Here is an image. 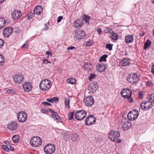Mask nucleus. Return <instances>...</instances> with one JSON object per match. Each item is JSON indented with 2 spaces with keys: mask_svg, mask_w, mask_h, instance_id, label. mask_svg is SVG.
<instances>
[{
  "mask_svg": "<svg viewBox=\"0 0 154 154\" xmlns=\"http://www.w3.org/2000/svg\"><path fill=\"white\" fill-rule=\"evenodd\" d=\"M120 132L115 131H111L109 134V138L112 141L117 140V143H119L121 142L120 139H118L120 136Z\"/></svg>",
  "mask_w": 154,
  "mask_h": 154,
  "instance_id": "nucleus-1",
  "label": "nucleus"
},
{
  "mask_svg": "<svg viewBox=\"0 0 154 154\" xmlns=\"http://www.w3.org/2000/svg\"><path fill=\"white\" fill-rule=\"evenodd\" d=\"M51 84V82L49 80L47 79L43 80L40 83V88L43 91L48 90L50 87Z\"/></svg>",
  "mask_w": 154,
  "mask_h": 154,
  "instance_id": "nucleus-2",
  "label": "nucleus"
},
{
  "mask_svg": "<svg viewBox=\"0 0 154 154\" xmlns=\"http://www.w3.org/2000/svg\"><path fill=\"white\" fill-rule=\"evenodd\" d=\"M121 93L122 96L124 98L130 99V100L129 101L130 103L132 102L133 99L131 98L132 91L131 90L128 88L123 89L121 91Z\"/></svg>",
  "mask_w": 154,
  "mask_h": 154,
  "instance_id": "nucleus-3",
  "label": "nucleus"
},
{
  "mask_svg": "<svg viewBox=\"0 0 154 154\" xmlns=\"http://www.w3.org/2000/svg\"><path fill=\"white\" fill-rule=\"evenodd\" d=\"M87 112L84 110H79L76 111L75 114V118L79 121L82 120L86 116Z\"/></svg>",
  "mask_w": 154,
  "mask_h": 154,
  "instance_id": "nucleus-4",
  "label": "nucleus"
},
{
  "mask_svg": "<svg viewBox=\"0 0 154 154\" xmlns=\"http://www.w3.org/2000/svg\"><path fill=\"white\" fill-rule=\"evenodd\" d=\"M127 80L128 82L134 84L139 81V76L137 73H130L128 76Z\"/></svg>",
  "mask_w": 154,
  "mask_h": 154,
  "instance_id": "nucleus-5",
  "label": "nucleus"
},
{
  "mask_svg": "<svg viewBox=\"0 0 154 154\" xmlns=\"http://www.w3.org/2000/svg\"><path fill=\"white\" fill-rule=\"evenodd\" d=\"M44 152L46 154H52L55 150V147L54 144H49L45 146L44 148Z\"/></svg>",
  "mask_w": 154,
  "mask_h": 154,
  "instance_id": "nucleus-6",
  "label": "nucleus"
},
{
  "mask_svg": "<svg viewBox=\"0 0 154 154\" xmlns=\"http://www.w3.org/2000/svg\"><path fill=\"white\" fill-rule=\"evenodd\" d=\"M30 143L31 145L34 147L38 146L41 144L42 140L38 137H33L31 138Z\"/></svg>",
  "mask_w": 154,
  "mask_h": 154,
  "instance_id": "nucleus-7",
  "label": "nucleus"
},
{
  "mask_svg": "<svg viewBox=\"0 0 154 154\" xmlns=\"http://www.w3.org/2000/svg\"><path fill=\"white\" fill-rule=\"evenodd\" d=\"M17 117L19 122H23L27 120V115L25 112L21 111L18 113Z\"/></svg>",
  "mask_w": 154,
  "mask_h": 154,
  "instance_id": "nucleus-8",
  "label": "nucleus"
},
{
  "mask_svg": "<svg viewBox=\"0 0 154 154\" xmlns=\"http://www.w3.org/2000/svg\"><path fill=\"white\" fill-rule=\"evenodd\" d=\"M96 121V119L95 117L92 115H90L86 118L85 124L86 125H90L94 124Z\"/></svg>",
  "mask_w": 154,
  "mask_h": 154,
  "instance_id": "nucleus-9",
  "label": "nucleus"
},
{
  "mask_svg": "<svg viewBox=\"0 0 154 154\" xmlns=\"http://www.w3.org/2000/svg\"><path fill=\"white\" fill-rule=\"evenodd\" d=\"M85 34L82 30H77L75 32L74 39L76 40H81L85 37Z\"/></svg>",
  "mask_w": 154,
  "mask_h": 154,
  "instance_id": "nucleus-10",
  "label": "nucleus"
},
{
  "mask_svg": "<svg viewBox=\"0 0 154 154\" xmlns=\"http://www.w3.org/2000/svg\"><path fill=\"white\" fill-rule=\"evenodd\" d=\"M22 15L21 12L17 10H15L11 13L12 17L14 20H17L20 19Z\"/></svg>",
  "mask_w": 154,
  "mask_h": 154,
  "instance_id": "nucleus-11",
  "label": "nucleus"
},
{
  "mask_svg": "<svg viewBox=\"0 0 154 154\" xmlns=\"http://www.w3.org/2000/svg\"><path fill=\"white\" fill-rule=\"evenodd\" d=\"M152 104L151 102L149 100L144 101L141 104V108L144 110L149 109L151 107Z\"/></svg>",
  "mask_w": 154,
  "mask_h": 154,
  "instance_id": "nucleus-12",
  "label": "nucleus"
},
{
  "mask_svg": "<svg viewBox=\"0 0 154 154\" xmlns=\"http://www.w3.org/2000/svg\"><path fill=\"white\" fill-rule=\"evenodd\" d=\"M98 88L97 83L96 82H94L90 84L88 87V89L90 91V92L94 93V92L96 91Z\"/></svg>",
  "mask_w": 154,
  "mask_h": 154,
  "instance_id": "nucleus-13",
  "label": "nucleus"
},
{
  "mask_svg": "<svg viewBox=\"0 0 154 154\" xmlns=\"http://www.w3.org/2000/svg\"><path fill=\"white\" fill-rule=\"evenodd\" d=\"M84 102L86 106H91L94 104V101L92 96H89L84 100Z\"/></svg>",
  "mask_w": 154,
  "mask_h": 154,
  "instance_id": "nucleus-14",
  "label": "nucleus"
},
{
  "mask_svg": "<svg viewBox=\"0 0 154 154\" xmlns=\"http://www.w3.org/2000/svg\"><path fill=\"white\" fill-rule=\"evenodd\" d=\"M13 31V28L11 27L5 28L3 31V35L5 37H8L11 35Z\"/></svg>",
  "mask_w": 154,
  "mask_h": 154,
  "instance_id": "nucleus-15",
  "label": "nucleus"
},
{
  "mask_svg": "<svg viewBox=\"0 0 154 154\" xmlns=\"http://www.w3.org/2000/svg\"><path fill=\"white\" fill-rule=\"evenodd\" d=\"M23 88L26 92H29L32 89V87L29 82H26L23 85Z\"/></svg>",
  "mask_w": 154,
  "mask_h": 154,
  "instance_id": "nucleus-16",
  "label": "nucleus"
},
{
  "mask_svg": "<svg viewBox=\"0 0 154 154\" xmlns=\"http://www.w3.org/2000/svg\"><path fill=\"white\" fill-rule=\"evenodd\" d=\"M43 10L42 7L40 5L36 7L34 11V14L39 15L42 13Z\"/></svg>",
  "mask_w": 154,
  "mask_h": 154,
  "instance_id": "nucleus-17",
  "label": "nucleus"
},
{
  "mask_svg": "<svg viewBox=\"0 0 154 154\" xmlns=\"http://www.w3.org/2000/svg\"><path fill=\"white\" fill-rule=\"evenodd\" d=\"M23 79V77L21 75H16L14 78V81L15 82L17 83H22Z\"/></svg>",
  "mask_w": 154,
  "mask_h": 154,
  "instance_id": "nucleus-18",
  "label": "nucleus"
},
{
  "mask_svg": "<svg viewBox=\"0 0 154 154\" xmlns=\"http://www.w3.org/2000/svg\"><path fill=\"white\" fill-rule=\"evenodd\" d=\"M8 127L10 130H14L17 128V123L15 122H13L8 125Z\"/></svg>",
  "mask_w": 154,
  "mask_h": 154,
  "instance_id": "nucleus-19",
  "label": "nucleus"
},
{
  "mask_svg": "<svg viewBox=\"0 0 154 154\" xmlns=\"http://www.w3.org/2000/svg\"><path fill=\"white\" fill-rule=\"evenodd\" d=\"M121 125L124 131H126L131 126V124L129 122H126L122 120L121 121Z\"/></svg>",
  "mask_w": 154,
  "mask_h": 154,
  "instance_id": "nucleus-20",
  "label": "nucleus"
},
{
  "mask_svg": "<svg viewBox=\"0 0 154 154\" xmlns=\"http://www.w3.org/2000/svg\"><path fill=\"white\" fill-rule=\"evenodd\" d=\"M121 64L122 66H127L129 65L130 63V60L128 58H124V59L121 60L120 61Z\"/></svg>",
  "mask_w": 154,
  "mask_h": 154,
  "instance_id": "nucleus-21",
  "label": "nucleus"
},
{
  "mask_svg": "<svg viewBox=\"0 0 154 154\" xmlns=\"http://www.w3.org/2000/svg\"><path fill=\"white\" fill-rule=\"evenodd\" d=\"M83 68L85 70L89 71L93 68L92 64L90 63H86L83 66Z\"/></svg>",
  "mask_w": 154,
  "mask_h": 154,
  "instance_id": "nucleus-22",
  "label": "nucleus"
},
{
  "mask_svg": "<svg viewBox=\"0 0 154 154\" xmlns=\"http://www.w3.org/2000/svg\"><path fill=\"white\" fill-rule=\"evenodd\" d=\"M125 42L127 44L133 42L134 41L133 36L132 35H128L125 36Z\"/></svg>",
  "mask_w": 154,
  "mask_h": 154,
  "instance_id": "nucleus-23",
  "label": "nucleus"
},
{
  "mask_svg": "<svg viewBox=\"0 0 154 154\" xmlns=\"http://www.w3.org/2000/svg\"><path fill=\"white\" fill-rule=\"evenodd\" d=\"M97 70L99 72H102L104 71L106 68V65L103 64H100L97 67Z\"/></svg>",
  "mask_w": 154,
  "mask_h": 154,
  "instance_id": "nucleus-24",
  "label": "nucleus"
},
{
  "mask_svg": "<svg viewBox=\"0 0 154 154\" xmlns=\"http://www.w3.org/2000/svg\"><path fill=\"white\" fill-rule=\"evenodd\" d=\"M131 112H129L127 115V117L129 120L130 121H134L137 118V116H135L134 115L131 113Z\"/></svg>",
  "mask_w": 154,
  "mask_h": 154,
  "instance_id": "nucleus-25",
  "label": "nucleus"
},
{
  "mask_svg": "<svg viewBox=\"0 0 154 154\" xmlns=\"http://www.w3.org/2000/svg\"><path fill=\"white\" fill-rule=\"evenodd\" d=\"M74 23L76 25L75 27L77 28L80 27L83 24L82 21L80 19L78 20L75 21Z\"/></svg>",
  "mask_w": 154,
  "mask_h": 154,
  "instance_id": "nucleus-26",
  "label": "nucleus"
},
{
  "mask_svg": "<svg viewBox=\"0 0 154 154\" xmlns=\"http://www.w3.org/2000/svg\"><path fill=\"white\" fill-rule=\"evenodd\" d=\"M78 135L76 134H72L70 135L71 140L74 141L78 142Z\"/></svg>",
  "mask_w": 154,
  "mask_h": 154,
  "instance_id": "nucleus-27",
  "label": "nucleus"
},
{
  "mask_svg": "<svg viewBox=\"0 0 154 154\" xmlns=\"http://www.w3.org/2000/svg\"><path fill=\"white\" fill-rule=\"evenodd\" d=\"M6 24L5 20L3 18H0V29L4 27Z\"/></svg>",
  "mask_w": 154,
  "mask_h": 154,
  "instance_id": "nucleus-28",
  "label": "nucleus"
},
{
  "mask_svg": "<svg viewBox=\"0 0 154 154\" xmlns=\"http://www.w3.org/2000/svg\"><path fill=\"white\" fill-rule=\"evenodd\" d=\"M52 117L54 119H55L56 120H58L60 121L62 119L57 115V112H54V113L52 115Z\"/></svg>",
  "mask_w": 154,
  "mask_h": 154,
  "instance_id": "nucleus-29",
  "label": "nucleus"
},
{
  "mask_svg": "<svg viewBox=\"0 0 154 154\" xmlns=\"http://www.w3.org/2000/svg\"><path fill=\"white\" fill-rule=\"evenodd\" d=\"M151 42L149 40H147L146 42L144 45V49L146 50L148 48L151 44Z\"/></svg>",
  "mask_w": 154,
  "mask_h": 154,
  "instance_id": "nucleus-30",
  "label": "nucleus"
},
{
  "mask_svg": "<svg viewBox=\"0 0 154 154\" xmlns=\"http://www.w3.org/2000/svg\"><path fill=\"white\" fill-rule=\"evenodd\" d=\"M67 82L69 84H73L76 82V81L74 78H70L67 80Z\"/></svg>",
  "mask_w": 154,
  "mask_h": 154,
  "instance_id": "nucleus-31",
  "label": "nucleus"
},
{
  "mask_svg": "<svg viewBox=\"0 0 154 154\" xmlns=\"http://www.w3.org/2000/svg\"><path fill=\"white\" fill-rule=\"evenodd\" d=\"M75 111L72 112H69L68 114V119L69 120H71L73 119L74 115L75 113Z\"/></svg>",
  "mask_w": 154,
  "mask_h": 154,
  "instance_id": "nucleus-32",
  "label": "nucleus"
},
{
  "mask_svg": "<svg viewBox=\"0 0 154 154\" xmlns=\"http://www.w3.org/2000/svg\"><path fill=\"white\" fill-rule=\"evenodd\" d=\"M108 57L106 54H104L101 56L99 59V61L100 62L104 61L106 62V58Z\"/></svg>",
  "mask_w": 154,
  "mask_h": 154,
  "instance_id": "nucleus-33",
  "label": "nucleus"
},
{
  "mask_svg": "<svg viewBox=\"0 0 154 154\" xmlns=\"http://www.w3.org/2000/svg\"><path fill=\"white\" fill-rule=\"evenodd\" d=\"M13 141L14 143L18 142V140L19 139V136L18 135H14L13 137Z\"/></svg>",
  "mask_w": 154,
  "mask_h": 154,
  "instance_id": "nucleus-34",
  "label": "nucleus"
},
{
  "mask_svg": "<svg viewBox=\"0 0 154 154\" xmlns=\"http://www.w3.org/2000/svg\"><path fill=\"white\" fill-rule=\"evenodd\" d=\"M118 35L116 33L113 32L112 33L111 37L112 39L114 40V41H116L118 39Z\"/></svg>",
  "mask_w": 154,
  "mask_h": 154,
  "instance_id": "nucleus-35",
  "label": "nucleus"
},
{
  "mask_svg": "<svg viewBox=\"0 0 154 154\" xmlns=\"http://www.w3.org/2000/svg\"><path fill=\"white\" fill-rule=\"evenodd\" d=\"M130 112H131V113L133 114V115H134L135 116H136V115H137V117H138L139 114V112L136 109H134L133 110L130 111Z\"/></svg>",
  "mask_w": 154,
  "mask_h": 154,
  "instance_id": "nucleus-36",
  "label": "nucleus"
},
{
  "mask_svg": "<svg viewBox=\"0 0 154 154\" xmlns=\"http://www.w3.org/2000/svg\"><path fill=\"white\" fill-rule=\"evenodd\" d=\"M83 20L86 23L88 22L89 20L90 19V17L88 16L84 15L82 16Z\"/></svg>",
  "mask_w": 154,
  "mask_h": 154,
  "instance_id": "nucleus-37",
  "label": "nucleus"
},
{
  "mask_svg": "<svg viewBox=\"0 0 154 154\" xmlns=\"http://www.w3.org/2000/svg\"><path fill=\"white\" fill-rule=\"evenodd\" d=\"M70 99L69 98H67L65 100V104L66 106V107L68 109L69 108V103Z\"/></svg>",
  "mask_w": 154,
  "mask_h": 154,
  "instance_id": "nucleus-38",
  "label": "nucleus"
},
{
  "mask_svg": "<svg viewBox=\"0 0 154 154\" xmlns=\"http://www.w3.org/2000/svg\"><path fill=\"white\" fill-rule=\"evenodd\" d=\"M16 92L13 89H8L6 91V93L8 94H15Z\"/></svg>",
  "mask_w": 154,
  "mask_h": 154,
  "instance_id": "nucleus-39",
  "label": "nucleus"
},
{
  "mask_svg": "<svg viewBox=\"0 0 154 154\" xmlns=\"http://www.w3.org/2000/svg\"><path fill=\"white\" fill-rule=\"evenodd\" d=\"M2 147L4 151L9 152L8 146L7 145H4L2 146Z\"/></svg>",
  "mask_w": 154,
  "mask_h": 154,
  "instance_id": "nucleus-40",
  "label": "nucleus"
},
{
  "mask_svg": "<svg viewBox=\"0 0 154 154\" xmlns=\"http://www.w3.org/2000/svg\"><path fill=\"white\" fill-rule=\"evenodd\" d=\"M5 60L4 57L0 54V66L2 65V63L4 62Z\"/></svg>",
  "mask_w": 154,
  "mask_h": 154,
  "instance_id": "nucleus-41",
  "label": "nucleus"
},
{
  "mask_svg": "<svg viewBox=\"0 0 154 154\" xmlns=\"http://www.w3.org/2000/svg\"><path fill=\"white\" fill-rule=\"evenodd\" d=\"M112 45L111 44H106V48H108L109 51H111L112 49Z\"/></svg>",
  "mask_w": 154,
  "mask_h": 154,
  "instance_id": "nucleus-42",
  "label": "nucleus"
},
{
  "mask_svg": "<svg viewBox=\"0 0 154 154\" xmlns=\"http://www.w3.org/2000/svg\"><path fill=\"white\" fill-rule=\"evenodd\" d=\"M42 62L43 64H48V63H51L50 61L46 59H44V60H42Z\"/></svg>",
  "mask_w": 154,
  "mask_h": 154,
  "instance_id": "nucleus-43",
  "label": "nucleus"
},
{
  "mask_svg": "<svg viewBox=\"0 0 154 154\" xmlns=\"http://www.w3.org/2000/svg\"><path fill=\"white\" fill-rule=\"evenodd\" d=\"M93 41L91 40H89L87 42L86 45L87 46H90L91 45Z\"/></svg>",
  "mask_w": 154,
  "mask_h": 154,
  "instance_id": "nucleus-44",
  "label": "nucleus"
},
{
  "mask_svg": "<svg viewBox=\"0 0 154 154\" xmlns=\"http://www.w3.org/2000/svg\"><path fill=\"white\" fill-rule=\"evenodd\" d=\"M150 100L154 102V94H151L149 97Z\"/></svg>",
  "mask_w": 154,
  "mask_h": 154,
  "instance_id": "nucleus-45",
  "label": "nucleus"
},
{
  "mask_svg": "<svg viewBox=\"0 0 154 154\" xmlns=\"http://www.w3.org/2000/svg\"><path fill=\"white\" fill-rule=\"evenodd\" d=\"M96 76V75L93 73H91L90 75L89 80H91L92 79H94Z\"/></svg>",
  "mask_w": 154,
  "mask_h": 154,
  "instance_id": "nucleus-46",
  "label": "nucleus"
},
{
  "mask_svg": "<svg viewBox=\"0 0 154 154\" xmlns=\"http://www.w3.org/2000/svg\"><path fill=\"white\" fill-rule=\"evenodd\" d=\"M4 41L1 39H0V48H2L4 45Z\"/></svg>",
  "mask_w": 154,
  "mask_h": 154,
  "instance_id": "nucleus-47",
  "label": "nucleus"
},
{
  "mask_svg": "<svg viewBox=\"0 0 154 154\" xmlns=\"http://www.w3.org/2000/svg\"><path fill=\"white\" fill-rule=\"evenodd\" d=\"M42 104H44L45 106H49L51 105V104L47 102H44L42 103Z\"/></svg>",
  "mask_w": 154,
  "mask_h": 154,
  "instance_id": "nucleus-48",
  "label": "nucleus"
},
{
  "mask_svg": "<svg viewBox=\"0 0 154 154\" xmlns=\"http://www.w3.org/2000/svg\"><path fill=\"white\" fill-rule=\"evenodd\" d=\"M52 100H53V102H58V98L57 97H54L52 98Z\"/></svg>",
  "mask_w": 154,
  "mask_h": 154,
  "instance_id": "nucleus-49",
  "label": "nucleus"
},
{
  "mask_svg": "<svg viewBox=\"0 0 154 154\" xmlns=\"http://www.w3.org/2000/svg\"><path fill=\"white\" fill-rule=\"evenodd\" d=\"M62 18H63L62 16H60L59 17L57 18V22L58 23L60 22L61 21L62 19Z\"/></svg>",
  "mask_w": 154,
  "mask_h": 154,
  "instance_id": "nucleus-50",
  "label": "nucleus"
},
{
  "mask_svg": "<svg viewBox=\"0 0 154 154\" xmlns=\"http://www.w3.org/2000/svg\"><path fill=\"white\" fill-rule=\"evenodd\" d=\"M8 146L9 152V151H13L14 150V148L12 146H11L9 145Z\"/></svg>",
  "mask_w": 154,
  "mask_h": 154,
  "instance_id": "nucleus-51",
  "label": "nucleus"
},
{
  "mask_svg": "<svg viewBox=\"0 0 154 154\" xmlns=\"http://www.w3.org/2000/svg\"><path fill=\"white\" fill-rule=\"evenodd\" d=\"M107 32L108 33H113L112 30L109 28L108 29Z\"/></svg>",
  "mask_w": 154,
  "mask_h": 154,
  "instance_id": "nucleus-52",
  "label": "nucleus"
},
{
  "mask_svg": "<svg viewBox=\"0 0 154 154\" xmlns=\"http://www.w3.org/2000/svg\"><path fill=\"white\" fill-rule=\"evenodd\" d=\"M97 32L98 33V34L99 35H100L102 33V31L101 29L99 28H98L97 29Z\"/></svg>",
  "mask_w": 154,
  "mask_h": 154,
  "instance_id": "nucleus-53",
  "label": "nucleus"
},
{
  "mask_svg": "<svg viewBox=\"0 0 154 154\" xmlns=\"http://www.w3.org/2000/svg\"><path fill=\"white\" fill-rule=\"evenodd\" d=\"M63 138L64 139L67 141L68 140V137L67 135H64Z\"/></svg>",
  "mask_w": 154,
  "mask_h": 154,
  "instance_id": "nucleus-54",
  "label": "nucleus"
},
{
  "mask_svg": "<svg viewBox=\"0 0 154 154\" xmlns=\"http://www.w3.org/2000/svg\"><path fill=\"white\" fill-rule=\"evenodd\" d=\"M49 25V23H48V24H45V27L44 29V30H46L48 29V25Z\"/></svg>",
  "mask_w": 154,
  "mask_h": 154,
  "instance_id": "nucleus-55",
  "label": "nucleus"
},
{
  "mask_svg": "<svg viewBox=\"0 0 154 154\" xmlns=\"http://www.w3.org/2000/svg\"><path fill=\"white\" fill-rule=\"evenodd\" d=\"M75 48V47L74 46H71L67 48V50H73Z\"/></svg>",
  "mask_w": 154,
  "mask_h": 154,
  "instance_id": "nucleus-56",
  "label": "nucleus"
},
{
  "mask_svg": "<svg viewBox=\"0 0 154 154\" xmlns=\"http://www.w3.org/2000/svg\"><path fill=\"white\" fill-rule=\"evenodd\" d=\"M146 85L147 86L150 85L151 84V82L150 81H147L146 82Z\"/></svg>",
  "mask_w": 154,
  "mask_h": 154,
  "instance_id": "nucleus-57",
  "label": "nucleus"
},
{
  "mask_svg": "<svg viewBox=\"0 0 154 154\" xmlns=\"http://www.w3.org/2000/svg\"><path fill=\"white\" fill-rule=\"evenodd\" d=\"M151 72L154 74V65L152 66L151 69Z\"/></svg>",
  "mask_w": 154,
  "mask_h": 154,
  "instance_id": "nucleus-58",
  "label": "nucleus"
},
{
  "mask_svg": "<svg viewBox=\"0 0 154 154\" xmlns=\"http://www.w3.org/2000/svg\"><path fill=\"white\" fill-rule=\"evenodd\" d=\"M47 101H48L50 102H51V103L53 102V100H52V99H47Z\"/></svg>",
  "mask_w": 154,
  "mask_h": 154,
  "instance_id": "nucleus-59",
  "label": "nucleus"
},
{
  "mask_svg": "<svg viewBox=\"0 0 154 154\" xmlns=\"http://www.w3.org/2000/svg\"><path fill=\"white\" fill-rule=\"evenodd\" d=\"M46 54L48 55H50L51 56L52 55L51 53L48 51H47L46 52Z\"/></svg>",
  "mask_w": 154,
  "mask_h": 154,
  "instance_id": "nucleus-60",
  "label": "nucleus"
},
{
  "mask_svg": "<svg viewBox=\"0 0 154 154\" xmlns=\"http://www.w3.org/2000/svg\"><path fill=\"white\" fill-rule=\"evenodd\" d=\"M139 94L140 96V98H142V97L141 96H142L143 95V93H142V92H140V93Z\"/></svg>",
  "mask_w": 154,
  "mask_h": 154,
  "instance_id": "nucleus-61",
  "label": "nucleus"
},
{
  "mask_svg": "<svg viewBox=\"0 0 154 154\" xmlns=\"http://www.w3.org/2000/svg\"><path fill=\"white\" fill-rule=\"evenodd\" d=\"M26 44H24V45H23L22 46V48H26L27 46H26Z\"/></svg>",
  "mask_w": 154,
  "mask_h": 154,
  "instance_id": "nucleus-62",
  "label": "nucleus"
},
{
  "mask_svg": "<svg viewBox=\"0 0 154 154\" xmlns=\"http://www.w3.org/2000/svg\"><path fill=\"white\" fill-rule=\"evenodd\" d=\"M49 110L51 112L52 114H53V113H54V112H54V111H53L52 109H49Z\"/></svg>",
  "mask_w": 154,
  "mask_h": 154,
  "instance_id": "nucleus-63",
  "label": "nucleus"
},
{
  "mask_svg": "<svg viewBox=\"0 0 154 154\" xmlns=\"http://www.w3.org/2000/svg\"><path fill=\"white\" fill-rule=\"evenodd\" d=\"M42 112H43L45 113H46L47 112L45 111V109H42Z\"/></svg>",
  "mask_w": 154,
  "mask_h": 154,
  "instance_id": "nucleus-64",
  "label": "nucleus"
}]
</instances>
